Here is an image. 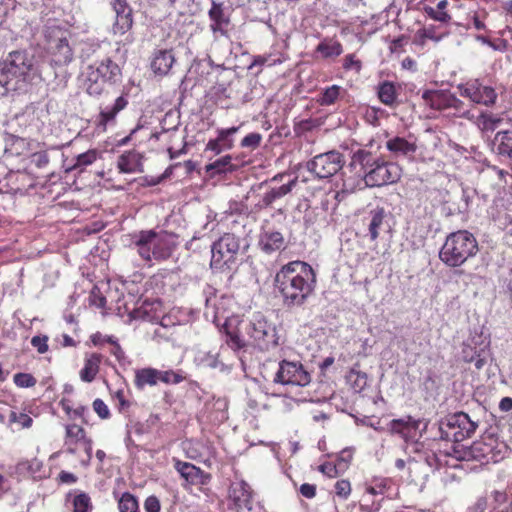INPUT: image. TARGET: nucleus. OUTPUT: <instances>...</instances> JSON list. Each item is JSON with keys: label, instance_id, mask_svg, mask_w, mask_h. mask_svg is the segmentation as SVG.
<instances>
[{"label": "nucleus", "instance_id": "3", "mask_svg": "<svg viewBox=\"0 0 512 512\" xmlns=\"http://www.w3.org/2000/svg\"><path fill=\"white\" fill-rule=\"evenodd\" d=\"M131 244L146 262H163L170 259L179 242L178 235L165 230H141L131 235Z\"/></svg>", "mask_w": 512, "mask_h": 512}, {"label": "nucleus", "instance_id": "18", "mask_svg": "<svg viewBox=\"0 0 512 512\" xmlns=\"http://www.w3.org/2000/svg\"><path fill=\"white\" fill-rule=\"evenodd\" d=\"M419 426L420 420L412 416H406L404 418L391 420L387 429L391 434H397L403 438L405 442H409L413 441L416 437Z\"/></svg>", "mask_w": 512, "mask_h": 512}, {"label": "nucleus", "instance_id": "53", "mask_svg": "<svg viewBox=\"0 0 512 512\" xmlns=\"http://www.w3.org/2000/svg\"><path fill=\"white\" fill-rule=\"evenodd\" d=\"M335 493L342 499H347L351 494V484L346 479L338 480L334 485Z\"/></svg>", "mask_w": 512, "mask_h": 512}, {"label": "nucleus", "instance_id": "29", "mask_svg": "<svg viewBox=\"0 0 512 512\" xmlns=\"http://www.w3.org/2000/svg\"><path fill=\"white\" fill-rule=\"evenodd\" d=\"M102 355L93 353L85 358L84 367L80 370V379L83 382L91 383L99 372Z\"/></svg>", "mask_w": 512, "mask_h": 512}, {"label": "nucleus", "instance_id": "58", "mask_svg": "<svg viewBox=\"0 0 512 512\" xmlns=\"http://www.w3.org/2000/svg\"><path fill=\"white\" fill-rule=\"evenodd\" d=\"M110 353L115 356L120 365H126L130 363L118 342L114 343Z\"/></svg>", "mask_w": 512, "mask_h": 512}, {"label": "nucleus", "instance_id": "55", "mask_svg": "<svg viewBox=\"0 0 512 512\" xmlns=\"http://www.w3.org/2000/svg\"><path fill=\"white\" fill-rule=\"evenodd\" d=\"M48 336L46 335H43V336H34L32 337L31 339V345L36 348V350L38 351V353L40 354H44L48 351Z\"/></svg>", "mask_w": 512, "mask_h": 512}, {"label": "nucleus", "instance_id": "50", "mask_svg": "<svg viewBox=\"0 0 512 512\" xmlns=\"http://www.w3.org/2000/svg\"><path fill=\"white\" fill-rule=\"evenodd\" d=\"M66 436L74 440L75 442L86 440L85 430L81 426L76 424L66 426Z\"/></svg>", "mask_w": 512, "mask_h": 512}, {"label": "nucleus", "instance_id": "35", "mask_svg": "<svg viewBox=\"0 0 512 512\" xmlns=\"http://www.w3.org/2000/svg\"><path fill=\"white\" fill-rule=\"evenodd\" d=\"M10 194H23L26 190L28 176L20 171L7 172Z\"/></svg>", "mask_w": 512, "mask_h": 512}, {"label": "nucleus", "instance_id": "9", "mask_svg": "<svg viewBox=\"0 0 512 512\" xmlns=\"http://www.w3.org/2000/svg\"><path fill=\"white\" fill-rule=\"evenodd\" d=\"M246 334L253 339L255 346L262 351H268L278 346L279 338L276 328L268 323L265 317L260 314H254L251 320L246 324Z\"/></svg>", "mask_w": 512, "mask_h": 512}, {"label": "nucleus", "instance_id": "23", "mask_svg": "<svg viewBox=\"0 0 512 512\" xmlns=\"http://www.w3.org/2000/svg\"><path fill=\"white\" fill-rule=\"evenodd\" d=\"M452 93L448 90H424L422 99L425 105L433 110L443 111L450 109Z\"/></svg>", "mask_w": 512, "mask_h": 512}, {"label": "nucleus", "instance_id": "48", "mask_svg": "<svg viewBox=\"0 0 512 512\" xmlns=\"http://www.w3.org/2000/svg\"><path fill=\"white\" fill-rule=\"evenodd\" d=\"M97 159V153L95 150H88L87 152L81 153L76 157V162L72 169L82 168L91 165Z\"/></svg>", "mask_w": 512, "mask_h": 512}, {"label": "nucleus", "instance_id": "64", "mask_svg": "<svg viewBox=\"0 0 512 512\" xmlns=\"http://www.w3.org/2000/svg\"><path fill=\"white\" fill-rule=\"evenodd\" d=\"M487 508V498L479 497L476 502L468 508L467 512H484Z\"/></svg>", "mask_w": 512, "mask_h": 512}, {"label": "nucleus", "instance_id": "63", "mask_svg": "<svg viewBox=\"0 0 512 512\" xmlns=\"http://www.w3.org/2000/svg\"><path fill=\"white\" fill-rule=\"evenodd\" d=\"M300 493L308 499H312L316 495V486L309 483H304L300 486Z\"/></svg>", "mask_w": 512, "mask_h": 512}, {"label": "nucleus", "instance_id": "46", "mask_svg": "<svg viewBox=\"0 0 512 512\" xmlns=\"http://www.w3.org/2000/svg\"><path fill=\"white\" fill-rule=\"evenodd\" d=\"M159 381L165 384H179L184 380V376L173 370L161 371L158 370Z\"/></svg>", "mask_w": 512, "mask_h": 512}, {"label": "nucleus", "instance_id": "19", "mask_svg": "<svg viewBox=\"0 0 512 512\" xmlns=\"http://www.w3.org/2000/svg\"><path fill=\"white\" fill-rule=\"evenodd\" d=\"M238 126L226 129H218L217 137L210 139L205 147V152L211 151L218 155L224 151L231 150L234 147V135L239 131Z\"/></svg>", "mask_w": 512, "mask_h": 512}, {"label": "nucleus", "instance_id": "30", "mask_svg": "<svg viewBox=\"0 0 512 512\" xmlns=\"http://www.w3.org/2000/svg\"><path fill=\"white\" fill-rule=\"evenodd\" d=\"M234 170L235 166L232 164V157L230 155L222 156L205 166V172L211 178Z\"/></svg>", "mask_w": 512, "mask_h": 512}, {"label": "nucleus", "instance_id": "17", "mask_svg": "<svg viewBox=\"0 0 512 512\" xmlns=\"http://www.w3.org/2000/svg\"><path fill=\"white\" fill-rule=\"evenodd\" d=\"M297 179H293L286 184L279 187H271L263 195H261L255 205L252 207L254 213H258L262 210L272 208L273 204L289 194L292 189L296 186Z\"/></svg>", "mask_w": 512, "mask_h": 512}, {"label": "nucleus", "instance_id": "6", "mask_svg": "<svg viewBox=\"0 0 512 512\" xmlns=\"http://www.w3.org/2000/svg\"><path fill=\"white\" fill-rule=\"evenodd\" d=\"M122 70L111 58L105 57L101 61H95L87 67L85 78V90L93 97L101 96L106 86H113L121 82Z\"/></svg>", "mask_w": 512, "mask_h": 512}, {"label": "nucleus", "instance_id": "33", "mask_svg": "<svg viewBox=\"0 0 512 512\" xmlns=\"http://www.w3.org/2000/svg\"><path fill=\"white\" fill-rule=\"evenodd\" d=\"M489 447L483 443H473L469 448L464 451L458 450L457 447L453 448L454 455L459 460L481 459L485 458V450Z\"/></svg>", "mask_w": 512, "mask_h": 512}, {"label": "nucleus", "instance_id": "37", "mask_svg": "<svg viewBox=\"0 0 512 512\" xmlns=\"http://www.w3.org/2000/svg\"><path fill=\"white\" fill-rule=\"evenodd\" d=\"M377 95L379 100L386 106H393L396 103V87L390 81H384L379 84Z\"/></svg>", "mask_w": 512, "mask_h": 512}, {"label": "nucleus", "instance_id": "8", "mask_svg": "<svg viewBox=\"0 0 512 512\" xmlns=\"http://www.w3.org/2000/svg\"><path fill=\"white\" fill-rule=\"evenodd\" d=\"M478 427V422L473 421L465 412H457L449 415L440 422L439 438L454 443L471 438Z\"/></svg>", "mask_w": 512, "mask_h": 512}, {"label": "nucleus", "instance_id": "56", "mask_svg": "<svg viewBox=\"0 0 512 512\" xmlns=\"http://www.w3.org/2000/svg\"><path fill=\"white\" fill-rule=\"evenodd\" d=\"M93 409L101 419L110 417V410L103 400L97 398L93 401Z\"/></svg>", "mask_w": 512, "mask_h": 512}, {"label": "nucleus", "instance_id": "52", "mask_svg": "<svg viewBox=\"0 0 512 512\" xmlns=\"http://www.w3.org/2000/svg\"><path fill=\"white\" fill-rule=\"evenodd\" d=\"M425 13L433 20L448 23L451 20V16L446 11H441L433 7H425Z\"/></svg>", "mask_w": 512, "mask_h": 512}, {"label": "nucleus", "instance_id": "57", "mask_svg": "<svg viewBox=\"0 0 512 512\" xmlns=\"http://www.w3.org/2000/svg\"><path fill=\"white\" fill-rule=\"evenodd\" d=\"M450 102V108L455 110L456 115L460 117H466L469 114V110L465 109L464 102L457 98L454 94H452Z\"/></svg>", "mask_w": 512, "mask_h": 512}, {"label": "nucleus", "instance_id": "51", "mask_svg": "<svg viewBox=\"0 0 512 512\" xmlns=\"http://www.w3.org/2000/svg\"><path fill=\"white\" fill-rule=\"evenodd\" d=\"M262 141V135L257 132L249 133L241 140V147L256 149L260 146Z\"/></svg>", "mask_w": 512, "mask_h": 512}, {"label": "nucleus", "instance_id": "14", "mask_svg": "<svg viewBox=\"0 0 512 512\" xmlns=\"http://www.w3.org/2000/svg\"><path fill=\"white\" fill-rule=\"evenodd\" d=\"M115 13V21L112 26L114 34L123 35L132 28L133 10L127 0H107Z\"/></svg>", "mask_w": 512, "mask_h": 512}, {"label": "nucleus", "instance_id": "4", "mask_svg": "<svg viewBox=\"0 0 512 512\" xmlns=\"http://www.w3.org/2000/svg\"><path fill=\"white\" fill-rule=\"evenodd\" d=\"M37 76L34 56L25 50L13 51L0 69V85L7 91L22 93Z\"/></svg>", "mask_w": 512, "mask_h": 512}, {"label": "nucleus", "instance_id": "45", "mask_svg": "<svg viewBox=\"0 0 512 512\" xmlns=\"http://www.w3.org/2000/svg\"><path fill=\"white\" fill-rule=\"evenodd\" d=\"M226 213L229 215H244L249 216L251 213H254L252 211V208L249 209L248 205L245 201H230L228 204V209L226 210Z\"/></svg>", "mask_w": 512, "mask_h": 512}, {"label": "nucleus", "instance_id": "31", "mask_svg": "<svg viewBox=\"0 0 512 512\" xmlns=\"http://www.w3.org/2000/svg\"><path fill=\"white\" fill-rule=\"evenodd\" d=\"M102 56V47L99 42L87 40L80 43L79 58L85 63Z\"/></svg>", "mask_w": 512, "mask_h": 512}, {"label": "nucleus", "instance_id": "15", "mask_svg": "<svg viewBox=\"0 0 512 512\" xmlns=\"http://www.w3.org/2000/svg\"><path fill=\"white\" fill-rule=\"evenodd\" d=\"M286 240L284 235L272 228L262 227L257 241V247L266 255H272L286 248Z\"/></svg>", "mask_w": 512, "mask_h": 512}, {"label": "nucleus", "instance_id": "7", "mask_svg": "<svg viewBox=\"0 0 512 512\" xmlns=\"http://www.w3.org/2000/svg\"><path fill=\"white\" fill-rule=\"evenodd\" d=\"M245 240L233 233H225L211 246L210 266L213 270L229 272L235 270L238 264V255L245 253L249 245L243 244Z\"/></svg>", "mask_w": 512, "mask_h": 512}, {"label": "nucleus", "instance_id": "59", "mask_svg": "<svg viewBox=\"0 0 512 512\" xmlns=\"http://www.w3.org/2000/svg\"><path fill=\"white\" fill-rule=\"evenodd\" d=\"M343 68L345 70L355 69L357 72L361 70V62L360 60L355 59L353 54H348L344 58Z\"/></svg>", "mask_w": 512, "mask_h": 512}, {"label": "nucleus", "instance_id": "27", "mask_svg": "<svg viewBox=\"0 0 512 512\" xmlns=\"http://www.w3.org/2000/svg\"><path fill=\"white\" fill-rule=\"evenodd\" d=\"M493 151L512 161V130L498 131L492 141Z\"/></svg>", "mask_w": 512, "mask_h": 512}, {"label": "nucleus", "instance_id": "20", "mask_svg": "<svg viewBox=\"0 0 512 512\" xmlns=\"http://www.w3.org/2000/svg\"><path fill=\"white\" fill-rule=\"evenodd\" d=\"M174 468L187 483L192 485H205L211 478L208 473L189 462L175 460Z\"/></svg>", "mask_w": 512, "mask_h": 512}, {"label": "nucleus", "instance_id": "28", "mask_svg": "<svg viewBox=\"0 0 512 512\" xmlns=\"http://www.w3.org/2000/svg\"><path fill=\"white\" fill-rule=\"evenodd\" d=\"M117 168L121 173L142 172V163L139 153L127 151L119 156Z\"/></svg>", "mask_w": 512, "mask_h": 512}, {"label": "nucleus", "instance_id": "49", "mask_svg": "<svg viewBox=\"0 0 512 512\" xmlns=\"http://www.w3.org/2000/svg\"><path fill=\"white\" fill-rule=\"evenodd\" d=\"M16 386L20 388H30L36 385V378L29 373H16L13 377Z\"/></svg>", "mask_w": 512, "mask_h": 512}, {"label": "nucleus", "instance_id": "38", "mask_svg": "<svg viewBox=\"0 0 512 512\" xmlns=\"http://www.w3.org/2000/svg\"><path fill=\"white\" fill-rule=\"evenodd\" d=\"M68 498L72 497L73 512H90L92 503L89 495L85 492L75 491L69 493Z\"/></svg>", "mask_w": 512, "mask_h": 512}, {"label": "nucleus", "instance_id": "60", "mask_svg": "<svg viewBox=\"0 0 512 512\" xmlns=\"http://www.w3.org/2000/svg\"><path fill=\"white\" fill-rule=\"evenodd\" d=\"M472 198H473L472 192L468 188H462V195H461L462 204H460L458 207L460 212H466L469 209Z\"/></svg>", "mask_w": 512, "mask_h": 512}, {"label": "nucleus", "instance_id": "26", "mask_svg": "<svg viewBox=\"0 0 512 512\" xmlns=\"http://www.w3.org/2000/svg\"><path fill=\"white\" fill-rule=\"evenodd\" d=\"M386 148L395 157H412L417 150V145L403 137L396 136L386 142Z\"/></svg>", "mask_w": 512, "mask_h": 512}, {"label": "nucleus", "instance_id": "11", "mask_svg": "<svg viewBox=\"0 0 512 512\" xmlns=\"http://www.w3.org/2000/svg\"><path fill=\"white\" fill-rule=\"evenodd\" d=\"M345 165L342 153L331 150L314 156L307 162L306 168L319 179H328L338 173Z\"/></svg>", "mask_w": 512, "mask_h": 512}, {"label": "nucleus", "instance_id": "42", "mask_svg": "<svg viewBox=\"0 0 512 512\" xmlns=\"http://www.w3.org/2000/svg\"><path fill=\"white\" fill-rule=\"evenodd\" d=\"M347 380L356 392H361L367 386L368 377L365 372L351 369L347 376Z\"/></svg>", "mask_w": 512, "mask_h": 512}, {"label": "nucleus", "instance_id": "25", "mask_svg": "<svg viewBox=\"0 0 512 512\" xmlns=\"http://www.w3.org/2000/svg\"><path fill=\"white\" fill-rule=\"evenodd\" d=\"M208 15L211 20L210 29L212 32L214 34L220 33L221 35H226V27L228 26L230 20L228 16L225 15L223 4L213 1Z\"/></svg>", "mask_w": 512, "mask_h": 512}, {"label": "nucleus", "instance_id": "44", "mask_svg": "<svg viewBox=\"0 0 512 512\" xmlns=\"http://www.w3.org/2000/svg\"><path fill=\"white\" fill-rule=\"evenodd\" d=\"M24 144L25 140L23 138L9 135L5 139L4 152L10 155H19L21 153L20 149L23 148Z\"/></svg>", "mask_w": 512, "mask_h": 512}, {"label": "nucleus", "instance_id": "40", "mask_svg": "<svg viewBox=\"0 0 512 512\" xmlns=\"http://www.w3.org/2000/svg\"><path fill=\"white\" fill-rule=\"evenodd\" d=\"M42 468V462L37 458L22 460L15 467L16 474L20 476H33Z\"/></svg>", "mask_w": 512, "mask_h": 512}, {"label": "nucleus", "instance_id": "22", "mask_svg": "<svg viewBox=\"0 0 512 512\" xmlns=\"http://www.w3.org/2000/svg\"><path fill=\"white\" fill-rule=\"evenodd\" d=\"M386 217L387 213L385 209L379 206L371 209L364 217L363 222L367 227V235L371 241H375L378 238L380 231L383 229L386 223Z\"/></svg>", "mask_w": 512, "mask_h": 512}, {"label": "nucleus", "instance_id": "32", "mask_svg": "<svg viewBox=\"0 0 512 512\" xmlns=\"http://www.w3.org/2000/svg\"><path fill=\"white\" fill-rule=\"evenodd\" d=\"M158 370L154 368L138 369L135 372V386L143 389L145 386H154L158 383Z\"/></svg>", "mask_w": 512, "mask_h": 512}, {"label": "nucleus", "instance_id": "39", "mask_svg": "<svg viewBox=\"0 0 512 512\" xmlns=\"http://www.w3.org/2000/svg\"><path fill=\"white\" fill-rule=\"evenodd\" d=\"M205 295V304H206V313H209V310L211 309V312L213 313L214 317H218L219 315L222 316V306L221 302H219L217 297V291L212 286H208L204 290Z\"/></svg>", "mask_w": 512, "mask_h": 512}, {"label": "nucleus", "instance_id": "61", "mask_svg": "<svg viewBox=\"0 0 512 512\" xmlns=\"http://www.w3.org/2000/svg\"><path fill=\"white\" fill-rule=\"evenodd\" d=\"M32 163L38 168H44L49 163V156L46 152H37L32 155Z\"/></svg>", "mask_w": 512, "mask_h": 512}, {"label": "nucleus", "instance_id": "16", "mask_svg": "<svg viewBox=\"0 0 512 512\" xmlns=\"http://www.w3.org/2000/svg\"><path fill=\"white\" fill-rule=\"evenodd\" d=\"M128 105L126 96L121 95L116 98L112 105L105 106L100 109L96 117V127L98 130L105 132L109 126L116 125V117L119 112L124 110Z\"/></svg>", "mask_w": 512, "mask_h": 512}, {"label": "nucleus", "instance_id": "36", "mask_svg": "<svg viewBox=\"0 0 512 512\" xmlns=\"http://www.w3.org/2000/svg\"><path fill=\"white\" fill-rule=\"evenodd\" d=\"M316 52L320 53L323 58L337 57L342 54L343 48L340 42L325 39L317 45Z\"/></svg>", "mask_w": 512, "mask_h": 512}, {"label": "nucleus", "instance_id": "5", "mask_svg": "<svg viewBox=\"0 0 512 512\" xmlns=\"http://www.w3.org/2000/svg\"><path fill=\"white\" fill-rule=\"evenodd\" d=\"M479 251L478 241L468 230L450 233L439 251L440 260L448 267L462 266Z\"/></svg>", "mask_w": 512, "mask_h": 512}, {"label": "nucleus", "instance_id": "12", "mask_svg": "<svg viewBox=\"0 0 512 512\" xmlns=\"http://www.w3.org/2000/svg\"><path fill=\"white\" fill-rule=\"evenodd\" d=\"M311 382V375L300 362L282 360L274 377V383L282 385L307 386Z\"/></svg>", "mask_w": 512, "mask_h": 512}, {"label": "nucleus", "instance_id": "41", "mask_svg": "<svg viewBox=\"0 0 512 512\" xmlns=\"http://www.w3.org/2000/svg\"><path fill=\"white\" fill-rule=\"evenodd\" d=\"M198 363L204 367L211 369H219L223 371L225 365L219 360V353L200 352L197 356Z\"/></svg>", "mask_w": 512, "mask_h": 512}, {"label": "nucleus", "instance_id": "24", "mask_svg": "<svg viewBox=\"0 0 512 512\" xmlns=\"http://www.w3.org/2000/svg\"><path fill=\"white\" fill-rule=\"evenodd\" d=\"M174 62L175 57L172 50H157L151 61V69L154 74L164 76L169 73Z\"/></svg>", "mask_w": 512, "mask_h": 512}, {"label": "nucleus", "instance_id": "21", "mask_svg": "<svg viewBox=\"0 0 512 512\" xmlns=\"http://www.w3.org/2000/svg\"><path fill=\"white\" fill-rule=\"evenodd\" d=\"M229 497L238 510L245 508L252 511L253 492L245 481L232 483L229 489Z\"/></svg>", "mask_w": 512, "mask_h": 512}, {"label": "nucleus", "instance_id": "47", "mask_svg": "<svg viewBox=\"0 0 512 512\" xmlns=\"http://www.w3.org/2000/svg\"><path fill=\"white\" fill-rule=\"evenodd\" d=\"M9 423H17L21 428H29L32 426L33 419L26 413L11 411Z\"/></svg>", "mask_w": 512, "mask_h": 512}, {"label": "nucleus", "instance_id": "2", "mask_svg": "<svg viewBox=\"0 0 512 512\" xmlns=\"http://www.w3.org/2000/svg\"><path fill=\"white\" fill-rule=\"evenodd\" d=\"M349 167L367 187H381L400 180L401 168L366 149L353 153Z\"/></svg>", "mask_w": 512, "mask_h": 512}, {"label": "nucleus", "instance_id": "34", "mask_svg": "<svg viewBox=\"0 0 512 512\" xmlns=\"http://www.w3.org/2000/svg\"><path fill=\"white\" fill-rule=\"evenodd\" d=\"M346 93V90L339 85H331L324 88L318 96L317 102L321 106H330Z\"/></svg>", "mask_w": 512, "mask_h": 512}, {"label": "nucleus", "instance_id": "1", "mask_svg": "<svg viewBox=\"0 0 512 512\" xmlns=\"http://www.w3.org/2000/svg\"><path fill=\"white\" fill-rule=\"evenodd\" d=\"M316 273L306 262L291 261L281 267L274 277V287L283 306L289 310L300 308L314 293Z\"/></svg>", "mask_w": 512, "mask_h": 512}, {"label": "nucleus", "instance_id": "10", "mask_svg": "<svg viewBox=\"0 0 512 512\" xmlns=\"http://www.w3.org/2000/svg\"><path fill=\"white\" fill-rule=\"evenodd\" d=\"M46 38L51 65L67 66L74 60V49L65 31L53 28L48 31Z\"/></svg>", "mask_w": 512, "mask_h": 512}, {"label": "nucleus", "instance_id": "13", "mask_svg": "<svg viewBox=\"0 0 512 512\" xmlns=\"http://www.w3.org/2000/svg\"><path fill=\"white\" fill-rule=\"evenodd\" d=\"M461 96L469 98L473 103L492 106L497 99V93L490 86L483 85L478 79H472L457 86Z\"/></svg>", "mask_w": 512, "mask_h": 512}, {"label": "nucleus", "instance_id": "62", "mask_svg": "<svg viewBox=\"0 0 512 512\" xmlns=\"http://www.w3.org/2000/svg\"><path fill=\"white\" fill-rule=\"evenodd\" d=\"M146 512H160V501L156 496H149L144 502Z\"/></svg>", "mask_w": 512, "mask_h": 512}, {"label": "nucleus", "instance_id": "54", "mask_svg": "<svg viewBox=\"0 0 512 512\" xmlns=\"http://www.w3.org/2000/svg\"><path fill=\"white\" fill-rule=\"evenodd\" d=\"M226 344L234 351L241 350L246 346L245 341L239 335L230 332L226 335Z\"/></svg>", "mask_w": 512, "mask_h": 512}, {"label": "nucleus", "instance_id": "43", "mask_svg": "<svg viewBox=\"0 0 512 512\" xmlns=\"http://www.w3.org/2000/svg\"><path fill=\"white\" fill-rule=\"evenodd\" d=\"M120 512H139V505L136 497L129 492L122 494L118 501Z\"/></svg>", "mask_w": 512, "mask_h": 512}]
</instances>
